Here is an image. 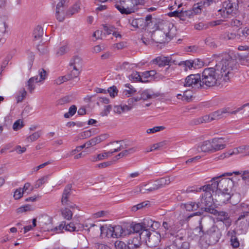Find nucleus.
<instances>
[{"instance_id":"f257e3e1","label":"nucleus","mask_w":249,"mask_h":249,"mask_svg":"<svg viewBox=\"0 0 249 249\" xmlns=\"http://www.w3.org/2000/svg\"><path fill=\"white\" fill-rule=\"evenodd\" d=\"M236 60L227 53H224L221 61L214 67L204 69L201 75L203 87H211L217 83L229 81L233 76L232 71L236 69Z\"/></svg>"},{"instance_id":"f03ea898","label":"nucleus","mask_w":249,"mask_h":249,"mask_svg":"<svg viewBox=\"0 0 249 249\" xmlns=\"http://www.w3.org/2000/svg\"><path fill=\"white\" fill-rule=\"evenodd\" d=\"M200 213L196 212L188 216L185 220L191 222L196 221L198 226L194 228L193 233L200 239L199 244L202 249H207L214 245L222 236V232L214 221L210 217H195Z\"/></svg>"},{"instance_id":"7ed1b4c3","label":"nucleus","mask_w":249,"mask_h":249,"mask_svg":"<svg viewBox=\"0 0 249 249\" xmlns=\"http://www.w3.org/2000/svg\"><path fill=\"white\" fill-rule=\"evenodd\" d=\"M218 179H219V177L214 178L213 180H211V183L204 185L199 188V190H202L204 192V193L202 194L200 201H198V203L200 204L201 210H205V207H212L213 205V194L214 192H216L218 189L219 183L218 180H215Z\"/></svg>"},{"instance_id":"20e7f679","label":"nucleus","mask_w":249,"mask_h":249,"mask_svg":"<svg viewBox=\"0 0 249 249\" xmlns=\"http://www.w3.org/2000/svg\"><path fill=\"white\" fill-rule=\"evenodd\" d=\"M158 29L153 31L151 35L152 39L157 43H162L170 41L174 36L172 32L173 25L167 22H160Z\"/></svg>"},{"instance_id":"39448f33","label":"nucleus","mask_w":249,"mask_h":249,"mask_svg":"<svg viewBox=\"0 0 249 249\" xmlns=\"http://www.w3.org/2000/svg\"><path fill=\"white\" fill-rule=\"evenodd\" d=\"M218 14L223 18H228L230 16H233L238 12V1L236 2H231L229 0L222 3V8L218 11Z\"/></svg>"},{"instance_id":"423d86ee","label":"nucleus","mask_w":249,"mask_h":249,"mask_svg":"<svg viewBox=\"0 0 249 249\" xmlns=\"http://www.w3.org/2000/svg\"><path fill=\"white\" fill-rule=\"evenodd\" d=\"M134 2L133 0H119L115 6L122 14L128 15L134 13L138 9Z\"/></svg>"},{"instance_id":"0eeeda50","label":"nucleus","mask_w":249,"mask_h":249,"mask_svg":"<svg viewBox=\"0 0 249 249\" xmlns=\"http://www.w3.org/2000/svg\"><path fill=\"white\" fill-rule=\"evenodd\" d=\"M184 87H192L194 89H199L203 87L200 74H190L185 79Z\"/></svg>"},{"instance_id":"6e6552de","label":"nucleus","mask_w":249,"mask_h":249,"mask_svg":"<svg viewBox=\"0 0 249 249\" xmlns=\"http://www.w3.org/2000/svg\"><path fill=\"white\" fill-rule=\"evenodd\" d=\"M162 227L164 230L161 231V233H159L160 237L163 239H171L173 241L177 236H174V233L173 232V224L171 221H163Z\"/></svg>"},{"instance_id":"1a4fd4ad","label":"nucleus","mask_w":249,"mask_h":249,"mask_svg":"<svg viewBox=\"0 0 249 249\" xmlns=\"http://www.w3.org/2000/svg\"><path fill=\"white\" fill-rule=\"evenodd\" d=\"M137 237H138L140 240L142 239L145 240L146 242L148 240L149 243H151V246H156L158 245L160 242L158 237H156L155 235H152L147 229H145V228L142 229L141 232H140V234Z\"/></svg>"},{"instance_id":"9d476101","label":"nucleus","mask_w":249,"mask_h":249,"mask_svg":"<svg viewBox=\"0 0 249 249\" xmlns=\"http://www.w3.org/2000/svg\"><path fill=\"white\" fill-rule=\"evenodd\" d=\"M173 243L165 249H189L190 244L184 241L182 237L176 236L173 241Z\"/></svg>"},{"instance_id":"9b49d317","label":"nucleus","mask_w":249,"mask_h":249,"mask_svg":"<svg viewBox=\"0 0 249 249\" xmlns=\"http://www.w3.org/2000/svg\"><path fill=\"white\" fill-rule=\"evenodd\" d=\"M65 2L66 0H59L56 6L55 17L56 19L59 22L63 21L65 16H68L67 12H65Z\"/></svg>"},{"instance_id":"f8f14e48","label":"nucleus","mask_w":249,"mask_h":249,"mask_svg":"<svg viewBox=\"0 0 249 249\" xmlns=\"http://www.w3.org/2000/svg\"><path fill=\"white\" fill-rule=\"evenodd\" d=\"M228 142V139L223 138H215L211 140L212 148V152H214L224 149L226 147V144L223 143Z\"/></svg>"},{"instance_id":"ddd939ff","label":"nucleus","mask_w":249,"mask_h":249,"mask_svg":"<svg viewBox=\"0 0 249 249\" xmlns=\"http://www.w3.org/2000/svg\"><path fill=\"white\" fill-rule=\"evenodd\" d=\"M127 249H146L147 247L142 244L138 237H131L128 240Z\"/></svg>"},{"instance_id":"4468645a","label":"nucleus","mask_w":249,"mask_h":249,"mask_svg":"<svg viewBox=\"0 0 249 249\" xmlns=\"http://www.w3.org/2000/svg\"><path fill=\"white\" fill-rule=\"evenodd\" d=\"M231 191L228 188H225L222 191L220 190L217 193V196H215L216 202L219 203H225L231 198Z\"/></svg>"},{"instance_id":"2eb2a0df","label":"nucleus","mask_w":249,"mask_h":249,"mask_svg":"<svg viewBox=\"0 0 249 249\" xmlns=\"http://www.w3.org/2000/svg\"><path fill=\"white\" fill-rule=\"evenodd\" d=\"M71 188L72 186L71 184H68L65 187L61 198V203L63 205H67L71 208H73L75 205H72L68 203V198L71 194Z\"/></svg>"},{"instance_id":"dca6fc26","label":"nucleus","mask_w":249,"mask_h":249,"mask_svg":"<svg viewBox=\"0 0 249 249\" xmlns=\"http://www.w3.org/2000/svg\"><path fill=\"white\" fill-rule=\"evenodd\" d=\"M216 219L218 221L222 222L227 227H229L231 224V220L227 212L219 211L217 215Z\"/></svg>"},{"instance_id":"f3484780","label":"nucleus","mask_w":249,"mask_h":249,"mask_svg":"<svg viewBox=\"0 0 249 249\" xmlns=\"http://www.w3.org/2000/svg\"><path fill=\"white\" fill-rule=\"evenodd\" d=\"M124 148V147L123 145H120L119 147L114 149V150L113 151L104 152V153L99 154L96 156H94L93 157L92 160L94 161H97V160H104V159L110 156L112 153L120 151Z\"/></svg>"},{"instance_id":"a211bd4d","label":"nucleus","mask_w":249,"mask_h":249,"mask_svg":"<svg viewBox=\"0 0 249 249\" xmlns=\"http://www.w3.org/2000/svg\"><path fill=\"white\" fill-rule=\"evenodd\" d=\"M39 220L40 226L45 231L52 230V219L50 217L45 215L40 218Z\"/></svg>"},{"instance_id":"6ab92c4d","label":"nucleus","mask_w":249,"mask_h":249,"mask_svg":"<svg viewBox=\"0 0 249 249\" xmlns=\"http://www.w3.org/2000/svg\"><path fill=\"white\" fill-rule=\"evenodd\" d=\"M107 234H110L113 238H118L122 236L123 234V229L121 226L117 225L112 227L108 229Z\"/></svg>"},{"instance_id":"aec40b11","label":"nucleus","mask_w":249,"mask_h":249,"mask_svg":"<svg viewBox=\"0 0 249 249\" xmlns=\"http://www.w3.org/2000/svg\"><path fill=\"white\" fill-rule=\"evenodd\" d=\"M153 63L158 65L159 67H163L169 65L171 61L169 57L159 56L152 60Z\"/></svg>"},{"instance_id":"412c9836","label":"nucleus","mask_w":249,"mask_h":249,"mask_svg":"<svg viewBox=\"0 0 249 249\" xmlns=\"http://www.w3.org/2000/svg\"><path fill=\"white\" fill-rule=\"evenodd\" d=\"M233 111H232V112ZM231 112L232 111H230L229 107L222 108L211 113L212 119H213V120L220 119L224 117L223 114L225 113L234 114V113H232Z\"/></svg>"},{"instance_id":"4be33fe9","label":"nucleus","mask_w":249,"mask_h":249,"mask_svg":"<svg viewBox=\"0 0 249 249\" xmlns=\"http://www.w3.org/2000/svg\"><path fill=\"white\" fill-rule=\"evenodd\" d=\"M227 235L230 237L231 244L233 248H237L239 247V241L236 236V233L234 231H229L227 233Z\"/></svg>"},{"instance_id":"5701e85b","label":"nucleus","mask_w":249,"mask_h":249,"mask_svg":"<svg viewBox=\"0 0 249 249\" xmlns=\"http://www.w3.org/2000/svg\"><path fill=\"white\" fill-rule=\"evenodd\" d=\"M139 94L141 95V98L143 100H146L149 99L156 98L159 96V94L154 93L150 89H146L142 92H139Z\"/></svg>"},{"instance_id":"b1692460","label":"nucleus","mask_w":249,"mask_h":249,"mask_svg":"<svg viewBox=\"0 0 249 249\" xmlns=\"http://www.w3.org/2000/svg\"><path fill=\"white\" fill-rule=\"evenodd\" d=\"M82 65V59L80 57L75 56L71 59L69 66L70 69H79Z\"/></svg>"},{"instance_id":"393cba45","label":"nucleus","mask_w":249,"mask_h":249,"mask_svg":"<svg viewBox=\"0 0 249 249\" xmlns=\"http://www.w3.org/2000/svg\"><path fill=\"white\" fill-rule=\"evenodd\" d=\"M177 97L178 99L190 102L193 98V92L191 90H187L184 91L182 94H178Z\"/></svg>"},{"instance_id":"a878e982","label":"nucleus","mask_w":249,"mask_h":249,"mask_svg":"<svg viewBox=\"0 0 249 249\" xmlns=\"http://www.w3.org/2000/svg\"><path fill=\"white\" fill-rule=\"evenodd\" d=\"M105 139V135H101L90 139V140L86 142L85 144H86L87 147L88 148L90 146H94L96 144L101 142Z\"/></svg>"},{"instance_id":"bb28decb","label":"nucleus","mask_w":249,"mask_h":249,"mask_svg":"<svg viewBox=\"0 0 249 249\" xmlns=\"http://www.w3.org/2000/svg\"><path fill=\"white\" fill-rule=\"evenodd\" d=\"M240 35L234 33L226 32L221 35V38L224 40H232L236 38H239Z\"/></svg>"},{"instance_id":"cd10ccee","label":"nucleus","mask_w":249,"mask_h":249,"mask_svg":"<svg viewBox=\"0 0 249 249\" xmlns=\"http://www.w3.org/2000/svg\"><path fill=\"white\" fill-rule=\"evenodd\" d=\"M43 29L40 25H37L33 31V36L35 40L40 39L43 35Z\"/></svg>"},{"instance_id":"c85d7f7f","label":"nucleus","mask_w":249,"mask_h":249,"mask_svg":"<svg viewBox=\"0 0 249 249\" xmlns=\"http://www.w3.org/2000/svg\"><path fill=\"white\" fill-rule=\"evenodd\" d=\"M144 187V188L140 189V191L142 193H145L144 191L145 190L151 192L161 188L157 180L154 182L151 186L149 187L147 185H145Z\"/></svg>"},{"instance_id":"c756f323","label":"nucleus","mask_w":249,"mask_h":249,"mask_svg":"<svg viewBox=\"0 0 249 249\" xmlns=\"http://www.w3.org/2000/svg\"><path fill=\"white\" fill-rule=\"evenodd\" d=\"M129 79L132 82H141L142 83H144L147 82V80L145 79H142V77L140 75L139 72L137 71H133L132 73L129 75Z\"/></svg>"},{"instance_id":"7c9ffc66","label":"nucleus","mask_w":249,"mask_h":249,"mask_svg":"<svg viewBox=\"0 0 249 249\" xmlns=\"http://www.w3.org/2000/svg\"><path fill=\"white\" fill-rule=\"evenodd\" d=\"M200 150L204 152H212V148L211 140L205 141L203 142L200 146Z\"/></svg>"},{"instance_id":"2f4dec72","label":"nucleus","mask_w":249,"mask_h":249,"mask_svg":"<svg viewBox=\"0 0 249 249\" xmlns=\"http://www.w3.org/2000/svg\"><path fill=\"white\" fill-rule=\"evenodd\" d=\"M174 180V178L169 176L161 178L157 180L159 184L160 185V188H162L166 185H168L171 182Z\"/></svg>"},{"instance_id":"473e14b6","label":"nucleus","mask_w":249,"mask_h":249,"mask_svg":"<svg viewBox=\"0 0 249 249\" xmlns=\"http://www.w3.org/2000/svg\"><path fill=\"white\" fill-rule=\"evenodd\" d=\"M196 62L195 61H192L191 60H186L181 61L178 63V65L184 67V70L187 71V68L191 69L192 67L196 68Z\"/></svg>"},{"instance_id":"72a5a7b5","label":"nucleus","mask_w":249,"mask_h":249,"mask_svg":"<svg viewBox=\"0 0 249 249\" xmlns=\"http://www.w3.org/2000/svg\"><path fill=\"white\" fill-rule=\"evenodd\" d=\"M212 121H213V119H212V114H210L196 119L194 121V124L196 125L203 123L210 122Z\"/></svg>"},{"instance_id":"f704fd0d","label":"nucleus","mask_w":249,"mask_h":249,"mask_svg":"<svg viewBox=\"0 0 249 249\" xmlns=\"http://www.w3.org/2000/svg\"><path fill=\"white\" fill-rule=\"evenodd\" d=\"M38 82V77L34 76L29 79L27 82L28 89L32 93L35 88V83Z\"/></svg>"},{"instance_id":"c9c22d12","label":"nucleus","mask_w":249,"mask_h":249,"mask_svg":"<svg viewBox=\"0 0 249 249\" xmlns=\"http://www.w3.org/2000/svg\"><path fill=\"white\" fill-rule=\"evenodd\" d=\"M42 133L40 130L37 131L27 137V140L29 142H32L37 140L41 135Z\"/></svg>"},{"instance_id":"e433bc0d","label":"nucleus","mask_w":249,"mask_h":249,"mask_svg":"<svg viewBox=\"0 0 249 249\" xmlns=\"http://www.w3.org/2000/svg\"><path fill=\"white\" fill-rule=\"evenodd\" d=\"M79 9L80 6L79 4L75 3L67 11V14L68 16H72L76 13H77Z\"/></svg>"},{"instance_id":"4c0bfd02","label":"nucleus","mask_w":249,"mask_h":249,"mask_svg":"<svg viewBox=\"0 0 249 249\" xmlns=\"http://www.w3.org/2000/svg\"><path fill=\"white\" fill-rule=\"evenodd\" d=\"M61 213L63 217L67 220H70L72 218V213L68 208L62 210Z\"/></svg>"},{"instance_id":"58836bf2","label":"nucleus","mask_w":249,"mask_h":249,"mask_svg":"<svg viewBox=\"0 0 249 249\" xmlns=\"http://www.w3.org/2000/svg\"><path fill=\"white\" fill-rule=\"evenodd\" d=\"M71 71L70 72V73L67 75V76H68V79L69 80H71L74 79V78H77L79 76L80 74V71L79 69H71Z\"/></svg>"},{"instance_id":"ea45409f","label":"nucleus","mask_w":249,"mask_h":249,"mask_svg":"<svg viewBox=\"0 0 249 249\" xmlns=\"http://www.w3.org/2000/svg\"><path fill=\"white\" fill-rule=\"evenodd\" d=\"M76 110H77L76 107L75 105H72L69 108V112L67 113H66L64 114V117L66 118H68L70 116H73L76 113Z\"/></svg>"},{"instance_id":"a19ab883","label":"nucleus","mask_w":249,"mask_h":249,"mask_svg":"<svg viewBox=\"0 0 249 249\" xmlns=\"http://www.w3.org/2000/svg\"><path fill=\"white\" fill-rule=\"evenodd\" d=\"M107 93L109 94V95L111 97H115L118 94V90L117 87L115 86H113L108 89L107 90Z\"/></svg>"},{"instance_id":"79ce46f5","label":"nucleus","mask_w":249,"mask_h":249,"mask_svg":"<svg viewBox=\"0 0 249 249\" xmlns=\"http://www.w3.org/2000/svg\"><path fill=\"white\" fill-rule=\"evenodd\" d=\"M193 15L192 11L190 10H186L182 11L181 10V16H180V19L182 20H185L186 18L189 17L190 18Z\"/></svg>"},{"instance_id":"37998d69","label":"nucleus","mask_w":249,"mask_h":249,"mask_svg":"<svg viewBox=\"0 0 249 249\" xmlns=\"http://www.w3.org/2000/svg\"><path fill=\"white\" fill-rule=\"evenodd\" d=\"M149 204V201H144L136 205L133 206L131 210L133 212H136L138 210L141 209L142 208L146 207Z\"/></svg>"},{"instance_id":"c03bdc74","label":"nucleus","mask_w":249,"mask_h":249,"mask_svg":"<svg viewBox=\"0 0 249 249\" xmlns=\"http://www.w3.org/2000/svg\"><path fill=\"white\" fill-rule=\"evenodd\" d=\"M125 86L126 88H128L129 89L125 90L124 91V93L125 95H127L129 97V94H134L136 92V90L133 88V87L129 84H126Z\"/></svg>"},{"instance_id":"a18cd8bd","label":"nucleus","mask_w":249,"mask_h":249,"mask_svg":"<svg viewBox=\"0 0 249 249\" xmlns=\"http://www.w3.org/2000/svg\"><path fill=\"white\" fill-rule=\"evenodd\" d=\"M203 7V5L199 4V2H198L197 4H195L194 5L191 11H192L193 14H197L201 12Z\"/></svg>"},{"instance_id":"49530a36","label":"nucleus","mask_w":249,"mask_h":249,"mask_svg":"<svg viewBox=\"0 0 249 249\" xmlns=\"http://www.w3.org/2000/svg\"><path fill=\"white\" fill-rule=\"evenodd\" d=\"M24 126L23 122L21 120H17L13 124V129L15 131H17L22 128Z\"/></svg>"},{"instance_id":"de8ad7c7","label":"nucleus","mask_w":249,"mask_h":249,"mask_svg":"<svg viewBox=\"0 0 249 249\" xmlns=\"http://www.w3.org/2000/svg\"><path fill=\"white\" fill-rule=\"evenodd\" d=\"M114 245L116 249H127V244L121 241H116Z\"/></svg>"},{"instance_id":"09e8293b","label":"nucleus","mask_w":249,"mask_h":249,"mask_svg":"<svg viewBox=\"0 0 249 249\" xmlns=\"http://www.w3.org/2000/svg\"><path fill=\"white\" fill-rule=\"evenodd\" d=\"M143 228L144 227H143L142 226L140 223L135 224L132 227V229L134 232L138 233L139 235L140 234V232H141Z\"/></svg>"},{"instance_id":"8fccbe9b","label":"nucleus","mask_w":249,"mask_h":249,"mask_svg":"<svg viewBox=\"0 0 249 249\" xmlns=\"http://www.w3.org/2000/svg\"><path fill=\"white\" fill-rule=\"evenodd\" d=\"M71 101V97L70 96H65L58 101V104L59 105H64L65 104L69 103Z\"/></svg>"},{"instance_id":"3c124183","label":"nucleus","mask_w":249,"mask_h":249,"mask_svg":"<svg viewBox=\"0 0 249 249\" xmlns=\"http://www.w3.org/2000/svg\"><path fill=\"white\" fill-rule=\"evenodd\" d=\"M165 128L163 126H155L152 128H149L147 130V133H154L160 130H162Z\"/></svg>"},{"instance_id":"603ef678","label":"nucleus","mask_w":249,"mask_h":249,"mask_svg":"<svg viewBox=\"0 0 249 249\" xmlns=\"http://www.w3.org/2000/svg\"><path fill=\"white\" fill-rule=\"evenodd\" d=\"M23 193L24 192L22 190V188L17 189L14 192V197L15 199H19L22 196Z\"/></svg>"},{"instance_id":"864d4df0","label":"nucleus","mask_w":249,"mask_h":249,"mask_svg":"<svg viewBox=\"0 0 249 249\" xmlns=\"http://www.w3.org/2000/svg\"><path fill=\"white\" fill-rule=\"evenodd\" d=\"M20 93V95H18L17 97L18 103L22 102L27 95V92L24 89L21 90Z\"/></svg>"},{"instance_id":"5fc2aeb1","label":"nucleus","mask_w":249,"mask_h":249,"mask_svg":"<svg viewBox=\"0 0 249 249\" xmlns=\"http://www.w3.org/2000/svg\"><path fill=\"white\" fill-rule=\"evenodd\" d=\"M236 224L238 225L242 226L243 228H246L249 226V219L241 220L240 222H238V219L236 220Z\"/></svg>"},{"instance_id":"6e6d98bb","label":"nucleus","mask_w":249,"mask_h":249,"mask_svg":"<svg viewBox=\"0 0 249 249\" xmlns=\"http://www.w3.org/2000/svg\"><path fill=\"white\" fill-rule=\"evenodd\" d=\"M31 210L32 207L29 205H26L18 208L17 209V212L18 213H22L27 211H31Z\"/></svg>"},{"instance_id":"4d7b16f0","label":"nucleus","mask_w":249,"mask_h":249,"mask_svg":"<svg viewBox=\"0 0 249 249\" xmlns=\"http://www.w3.org/2000/svg\"><path fill=\"white\" fill-rule=\"evenodd\" d=\"M204 210L205 212L209 213L211 214H213L216 216L219 212V211H217V210L215 209L214 208H212V207H205V210Z\"/></svg>"},{"instance_id":"13d9d810","label":"nucleus","mask_w":249,"mask_h":249,"mask_svg":"<svg viewBox=\"0 0 249 249\" xmlns=\"http://www.w3.org/2000/svg\"><path fill=\"white\" fill-rule=\"evenodd\" d=\"M245 149V147L244 146H240L235 148L232 150H231V152L232 153V155H237L240 153H242Z\"/></svg>"},{"instance_id":"bf43d9fd","label":"nucleus","mask_w":249,"mask_h":249,"mask_svg":"<svg viewBox=\"0 0 249 249\" xmlns=\"http://www.w3.org/2000/svg\"><path fill=\"white\" fill-rule=\"evenodd\" d=\"M68 77V76H67V75L59 77L55 80V83L57 85H60L65 81H69V80Z\"/></svg>"},{"instance_id":"052dcab7","label":"nucleus","mask_w":249,"mask_h":249,"mask_svg":"<svg viewBox=\"0 0 249 249\" xmlns=\"http://www.w3.org/2000/svg\"><path fill=\"white\" fill-rule=\"evenodd\" d=\"M249 216V212L245 211L243 212L238 217V222H240L241 220L247 219Z\"/></svg>"},{"instance_id":"680f3d73","label":"nucleus","mask_w":249,"mask_h":249,"mask_svg":"<svg viewBox=\"0 0 249 249\" xmlns=\"http://www.w3.org/2000/svg\"><path fill=\"white\" fill-rule=\"evenodd\" d=\"M67 51V46L66 45L60 47L56 52L58 55H62L64 54Z\"/></svg>"},{"instance_id":"e2e57ef3","label":"nucleus","mask_w":249,"mask_h":249,"mask_svg":"<svg viewBox=\"0 0 249 249\" xmlns=\"http://www.w3.org/2000/svg\"><path fill=\"white\" fill-rule=\"evenodd\" d=\"M64 223V226H65V230L70 231H74V224L72 222L70 224H66L65 222Z\"/></svg>"},{"instance_id":"0e129e2a","label":"nucleus","mask_w":249,"mask_h":249,"mask_svg":"<svg viewBox=\"0 0 249 249\" xmlns=\"http://www.w3.org/2000/svg\"><path fill=\"white\" fill-rule=\"evenodd\" d=\"M200 156H196L195 157L191 158L186 161V164L196 163V161L200 159Z\"/></svg>"},{"instance_id":"69168bd1","label":"nucleus","mask_w":249,"mask_h":249,"mask_svg":"<svg viewBox=\"0 0 249 249\" xmlns=\"http://www.w3.org/2000/svg\"><path fill=\"white\" fill-rule=\"evenodd\" d=\"M112 107L111 105L106 106L104 110L101 113L102 116H107L110 112Z\"/></svg>"},{"instance_id":"338daca9","label":"nucleus","mask_w":249,"mask_h":249,"mask_svg":"<svg viewBox=\"0 0 249 249\" xmlns=\"http://www.w3.org/2000/svg\"><path fill=\"white\" fill-rule=\"evenodd\" d=\"M92 132L90 130L85 131L80 134L81 139H86L90 137L92 135Z\"/></svg>"},{"instance_id":"774afa93","label":"nucleus","mask_w":249,"mask_h":249,"mask_svg":"<svg viewBox=\"0 0 249 249\" xmlns=\"http://www.w3.org/2000/svg\"><path fill=\"white\" fill-rule=\"evenodd\" d=\"M7 26L5 22H0V36H2L6 30Z\"/></svg>"}]
</instances>
